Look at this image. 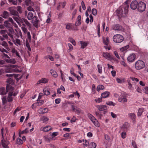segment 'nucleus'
I'll return each mask as SVG.
<instances>
[{
  "label": "nucleus",
  "mask_w": 148,
  "mask_h": 148,
  "mask_svg": "<svg viewBox=\"0 0 148 148\" xmlns=\"http://www.w3.org/2000/svg\"><path fill=\"white\" fill-rule=\"evenodd\" d=\"M146 8V4L140 1L138 4L137 10L140 12H142L144 11Z\"/></svg>",
  "instance_id": "obj_6"
},
{
  "label": "nucleus",
  "mask_w": 148,
  "mask_h": 148,
  "mask_svg": "<svg viewBox=\"0 0 148 148\" xmlns=\"http://www.w3.org/2000/svg\"><path fill=\"white\" fill-rule=\"evenodd\" d=\"M129 125L128 123H125L122 126L121 129L123 130L126 131L129 127Z\"/></svg>",
  "instance_id": "obj_24"
},
{
  "label": "nucleus",
  "mask_w": 148,
  "mask_h": 148,
  "mask_svg": "<svg viewBox=\"0 0 148 148\" xmlns=\"http://www.w3.org/2000/svg\"><path fill=\"white\" fill-rule=\"evenodd\" d=\"M33 17V13L31 12H29L27 15V18L29 20H31L32 19Z\"/></svg>",
  "instance_id": "obj_33"
},
{
  "label": "nucleus",
  "mask_w": 148,
  "mask_h": 148,
  "mask_svg": "<svg viewBox=\"0 0 148 148\" xmlns=\"http://www.w3.org/2000/svg\"><path fill=\"white\" fill-rule=\"evenodd\" d=\"M113 40L114 42L116 43H120L123 41V37L121 35L117 34L113 36Z\"/></svg>",
  "instance_id": "obj_5"
},
{
  "label": "nucleus",
  "mask_w": 148,
  "mask_h": 148,
  "mask_svg": "<svg viewBox=\"0 0 148 148\" xmlns=\"http://www.w3.org/2000/svg\"><path fill=\"white\" fill-rule=\"evenodd\" d=\"M50 73L54 77L56 78L58 77V75L57 73L54 70H51L50 71Z\"/></svg>",
  "instance_id": "obj_27"
},
{
  "label": "nucleus",
  "mask_w": 148,
  "mask_h": 148,
  "mask_svg": "<svg viewBox=\"0 0 148 148\" xmlns=\"http://www.w3.org/2000/svg\"><path fill=\"white\" fill-rule=\"evenodd\" d=\"M48 79L47 78H42L37 82V84H39L41 83L45 84L48 82Z\"/></svg>",
  "instance_id": "obj_18"
},
{
  "label": "nucleus",
  "mask_w": 148,
  "mask_h": 148,
  "mask_svg": "<svg viewBox=\"0 0 148 148\" xmlns=\"http://www.w3.org/2000/svg\"><path fill=\"white\" fill-rule=\"evenodd\" d=\"M130 79L134 82L135 83L138 82L139 81V79L133 77H130Z\"/></svg>",
  "instance_id": "obj_43"
},
{
  "label": "nucleus",
  "mask_w": 148,
  "mask_h": 148,
  "mask_svg": "<svg viewBox=\"0 0 148 148\" xmlns=\"http://www.w3.org/2000/svg\"><path fill=\"white\" fill-rule=\"evenodd\" d=\"M89 142L88 141L84 139V141L83 142L82 145L84 148L86 147L89 145Z\"/></svg>",
  "instance_id": "obj_38"
},
{
  "label": "nucleus",
  "mask_w": 148,
  "mask_h": 148,
  "mask_svg": "<svg viewBox=\"0 0 148 148\" xmlns=\"http://www.w3.org/2000/svg\"><path fill=\"white\" fill-rule=\"evenodd\" d=\"M138 3L137 1H133L131 3L130 7L131 9L133 10H135L136 9L138 5Z\"/></svg>",
  "instance_id": "obj_12"
},
{
  "label": "nucleus",
  "mask_w": 148,
  "mask_h": 148,
  "mask_svg": "<svg viewBox=\"0 0 148 148\" xmlns=\"http://www.w3.org/2000/svg\"><path fill=\"white\" fill-rule=\"evenodd\" d=\"M96 147V144L94 142L91 143L89 145L88 148H95Z\"/></svg>",
  "instance_id": "obj_35"
},
{
  "label": "nucleus",
  "mask_w": 148,
  "mask_h": 148,
  "mask_svg": "<svg viewBox=\"0 0 148 148\" xmlns=\"http://www.w3.org/2000/svg\"><path fill=\"white\" fill-rule=\"evenodd\" d=\"M10 13L6 11H4L3 12L1 16L4 18L6 19L10 16Z\"/></svg>",
  "instance_id": "obj_21"
},
{
  "label": "nucleus",
  "mask_w": 148,
  "mask_h": 148,
  "mask_svg": "<svg viewBox=\"0 0 148 148\" xmlns=\"http://www.w3.org/2000/svg\"><path fill=\"white\" fill-rule=\"evenodd\" d=\"M102 40L103 44L106 45L108 46L110 42L109 37L108 36L106 37H103Z\"/></svg>",
  "instance_id": "obj_13"
},
{
  "label": "nucleus",
  "mask_w": 148,
  "mask_h": 148,
  "mask_svg": "<svg viewBox=\"0 0 148 148\" xmlns=\"http://www.w3.org/2000/svg\"><path fill=\"white\" fill-rule=\"evenodd\" d=\"M10 66L12 69L8 67L6 69L4 70L5 73H10L12 72V71L17 73H20L22 71L23 69L20 66L17 65H11Z\"/></svg>",
  "instance_id": "obj_2"
},
{
  "label": "nucleus",
  "mask_w": 148,
  "mask_h": 148,
  "mask_svg": "<svg viewBox=\"0 0 148 148\" xmlns=\"http://www.w3.org/2000/svg\"><path fill=\"white\" fill-rule=\"evenodd\" d=\"M80 43L81 45V48L83 49L86 47L88 44L87 42L82 41H80Z\"/></svg>",
  "instance_id": "obj_28"
},
{
  "label": "nucleus",
  "mask_w": 148,
  "mask_h": 148,
  "mask_svg": "<svg viewBox=\"0 0 148 148\" xmlns=\"http://www.w3.org/2000/svg\"><path fill=\"white\" fill-rule=\"evenodd\" d=\"M48 58L51 61H54V58L52 56H51L50 55L46 56H45L44 57V58L45 59H47Z\"/></svg>",
  "instance_id": "obj_47"
},
{
  "label": "nucleus",
  "mask_w": 148,
  "mask_h": 148,
  "mask_svg": "<svg viewBox=\"0 0 148 148\" xmlns=\"http://www.w3.org/2000/svg\"><path fill=\"white\" fill-rule=\"evenodd\" d=\"M51 129V128L49 126H46L45 127H41L40 130L43 131L44 132H46L49 131Z\"/></svg>",
  "instance_id": "obj_22"
},
{
  "label": "nucleus",
  "mask_w": 148,
  "mask_h": 148,
  "mask_svg": "<svg viewBox=\"0 0 148 148\" xmlns=\"http://www.w3.org/2000/svg\"><path fill=\"white\" fill-rule=\"evenodd\" d=\"M73 27V25L72 23H69L67 24L66 26V28L69 30H71Z\"/></svg>",
  "instance_id": "obj_36"
},
{
  "label": "nucleus",
  "mask_w": 148,
  "mask_h": 148,
  "mask_svg": "<svg viewBox=\"0 0 148 148\" xmlns=\"http://www.w3.org/2000/svg\"><path fill=\"white\" fill-rule=\"evenodd\" d=\"M136 58V55L134 53L130 54L128 57L127 59L128 61L132 62Z\"/></svg>",
  "instance_id": "obj_15"
},
{
  "label": "nucleus",
  "mask_w": 148,
  "mask_h": 148,
  "mask_svg": "<svg viewBox=\"0 0 148 148\" xmlns=\"http://www.w3.org/2000/svg\"><path fill=\"white\" fill-rule=\"evenodd\" d=\"M49 120L48 118L45 116H43L40 119V121H42L43 123H46Z\"/></svg>",
  "instance_id": "obj_31"
},
{
  "label": "nucleus",
  "mask_w": 148,
  "mask_h": 148,
  "mask_svg": "<svg viewBox=\"0 0 148 148\" xmlns=\"http://www.w3.org/2000/svg\"><path fill=\"white\" fill-rule=\"evenodd\" d=\"M102 56L105 59L108 60H116L110 53L103 52L102 53Z\"/></svg>",
  "instance_id": "obj_9"
},
{
  "label": "nucleus",
  "mask_w": 148,
  "mask_h": 148,
  "mask_svg": "<svg viewBox=\"0 0 148 148\" xmlns=\"http://www.w3.org/2000/svg\"><path fill=\"white\" fill-rule=\"evenodd\" d=\"M9 3L13 5H16L17 4V1L16 0H8Z\"/></svg>",
  "instance_id": "obj_40"
},
{
  "label": "nucleus",
  "mask_w": 148,
  "mask_h": 148,
  "mask_svg": "<svg viewBox=\"0 0 148 148\" xmlns=\"http://www.w3.org/2000/svg\"><path fill=\"white\" fill-rule=\"evenodd\" d=\"M92 13L94 15H96L97 14V10L96 9L93 8L92 10Z\"/></svg>",
  "instance_id": "obj_59"
},
{
  "label": "nucleus",
  "mask_w": 148,
  "mask_h": 148,
  "mask_svg": "<svg viewBox=\"0 0 148 148\" xmlns=\"http://www.w3.org/2000/svg\"><path fill=\"white\" fill-rule=\"evenodd\" d=\"M106 104L107 105L110 106H114L116 104L115 103H114L112 101H109L108 102H107L106 103Z\"/></svg>",
  "instance_id": "obj_46"
},
{
  "label": "nucleus",
  "mask_w": 148,
  "mask_h": 148,
  "mask_svg": "<svg viewBox=\"0 0 148 148\" xmlns=\"http://www.w3.org/2000/svg\"><path fill=\"white\" fill-rule=\"evenodd\" d=\"M97 67L98 69L99 73H102V66L99 64H98L97 65Z\"/></svg>",
  "instance_id": "obj_49"
},
{
  "label": "nucleus",
  "mask_w": 148,
  "mask_h": 148,
  "mask_svg": "<svg viewBox=\"0 0 148 148\" xmlns=\"http://www.w3.org/2000/svg\"><path fill=\"white\" fill-rule=\"evenodd\" d=\"M17 143L19 145L22 144L23 143V141L21 139L18 138L17 139Z\"/></svg>",
  "instance_id": "obj_50"
},
{
  "label": "nucleus",
  "mask_w": 148,
  "mask_h": 148,
  "mask_svg": "<svg viewBox=\"0 0 148 148\" xmlns=\"http://www.w3.org/2000/svg\"><path fill=\"white\" fill-rule=\"evenodd\" d=\"M48 110L47 108H41L38 110V112L39 114H44L47 112Z\"/></svg>",
  "instance_id": "obj_20"
},
{
  "label": "nucleus",
  "mask_w": 148,
  "mask_h": 148,
  "mask_svg": "<svg viewBox=\"0 0 148 148\" xmlns=\"http://www.w3.org/2000/svg\"><path fill=\"white\" fill-rule=\"evenodd\" d=\"M121 135L122 138L124 139L125 138L126 135V134L125 132H122L121 134Z\"/></svg>",
  "instance_id": "obj_53"
},
{
  "label": "nucleus",
  "mask_w": 148,
  "mask_h": 148,
  "mask_svg": "<svg viewBox=\"0 0 148 148\" xmlns=\"http://www.w3.org/2000/svg\"><path fill=\"white\" fill-rule=\"evenodd\" d=\"M68 46L69 48L68 50V52H70L73 49V47L72 45L70 43L68 44Z\"/></svg>",
  "instance_id": "obj_44"
},
{
  "label": "nucleus",
  "mask_w": 148,
  "mask_h": 148,
  "mask_svg": "<svg viewBox=\"0 0 148 148\" xmlns=\"http://www.w3.org/2000/svg\"><path fill=\"white\" fill-rule=\"evenodd\" d=\"M3 105L5 104L7 102L6 98L5 97H3L1 98Z\"/></svg>",
  "instance_id": "obj_52"
},
{
  "label": "nucleus",
  "mask_w": 148,
  "mask_h": 148,
  "mask_svg": "<svg viewBox=\"0 0 148 148\" xmlns=\"http://www.w3.org/2000/svg\"><path fill=\"white\" fill-rule=\"evenodd\" d=\"M13 18L19 25H20V22L23 23V19H21L19 17H13Z\"/></svg>",
  "instance_id": "obj_23"
},
{
  "label": "nucleus",
  "mask_w": 148,
  "mask_h": 148,
  "mask_svg": "<svg viewBox=\"0 0 148 148\" xmlns=\"http://www.w3.org/2000/svg\"><path fill=\"white\" fill-rule=\"evenodd\" d=\"M11 51L12 53L18 57V58L21 59V56L19 55V53L15 48H12L11 49Z\"/></svg>",
  "instance_id": "obj_17"
},
{
  "label": "nucleus",
  "mask_w": 148,
  "mask_h": 148,
  "mask_svg": "<svg viewBox=\"0 0 148 148\" xmlns=\"http://www.w3.org/2000/svg\"><path fill=\"white\" fill-rule=\"evenodd\" d=\"M110 95V92L108 91H106L101 94V97L106 98L108 97Z\"/></svg>",
  "instance_id": "obj_29"
},
{
  "label": "nucleus",
  "mask_w": 148,
  "mask_h": 148,
  "mask_svg": "<svg viewBox=\"0 0 148 148\" xmlns=\"http://www.w3.org/2000/svg\"><path fill=\"white\" fill-rule=\"evenodd\" d=\"M88 116L96 126L97 127L99 126V124L98 121L93 116L90 114H88Z\"/></svg>",
  "instance_id": "obj_10"
},
{
  "label": "nucleus",
  "mask_w": 148,
  "mask_h": 148,
  "mask_svg": "<svg viewBox=\"0 0 148 148\" xmlns=\"http://www.w3.org/2000/svg\"><path fill=\"white\" fill-rule=\"evenodd\" d=\"M2 137L3 139L1 140L2 145L4 148H8V145L9 143V142L7 140H5V138H4L3 131V128H2L1 130Z\"/></svg>",
  "instance_id": "obj_7"
},
{
  "label": "nucleus",
  "mask_w": 148,
  "mask_h": 148,
  "mask_svg": "<svg viewBox=\"0 0 148 148\" xmlns=\"http://www.w3.org/2000/svg\"><path fill=\"white\" fill-rule=\"evenodd\" d=\"M32 19V22L33 24V25L35 27H36L39 21V20L37 19V17L36 16H34Z\"/></svg>",
  "instance_id": "obj_16"
},
{
  "label": "nucleus",
  "mask_w": 148,
  "mask_h": 148,
  "mask_svg": "<svg viewBox=\"0 0 148 148\" xmlns=\"http://www.w3.org/2000/svg\"><path fill=\"white\" fill-rule=\"evenodd\" d=\"M101 97L97 98L95 100V101L97 103H100L102 101Z\"/></svg>",
  "instance_id": "obj_61"
},
{
  "label": "nucleus",
  "mask_w": 148,
  "mask_h": 148,
  "mask_svg": "<svg viewBox=\"0 0 148 148\" xmlns=\"http://www.w3.org/2000/svg\"><path fill=\"white\" fill-rule=\"evenodd\" d=\"M104 89V86L102 85H99L97 87V90L99 91L101 90H103Z\"/></svg>",
  "instance_id": "obj_41"
},
{
  "label": "nucleus",
  "mask_w": 148,
  "mask_h": 148,
  "mask_svg": "<svg viewBox=\"0 0 148 148\" xmlns=\"http://www.w3.org/2000/svg\"><path fill=\"white\" fill-rule=\"evenodd\" d=\"M8 10L10 11V14L11 15L14 16H18V12L14 8H9Z\"/></svg>",
  "instance_id": "obj_11"
},
{
  "label": "nucleus",
  "mask_w": 148,
  "mask_h": 148,
  "mask_svg": "<svg viewBox=\"0 0 148 148\" xmlns=\"http://www.w3.org/2000/svg\"><path fill=\"white\" fill-rule=\"evenodd\" d=\"M4 23L5 27L7 28L10 27L11 26V24L9 23L8 21H5L4 22Z\"/></svg>",
  "instance_id": "obj_42"
},
{
  "label": "nucleus",
  "mask_w": 148,
  "mask_h": 148,
  "mask_svg": "<svg viewBox=\"0 0 148 148\" xmlns=\"http://www.w3.org/2000/svg\"><path fill=\"white\" fill-rule=\"evenodd\" d=\"M81 24V17L80 15H79L77 18V20L75 23V25L76 26H79Z\"/></svg>",
  "instance_id": "obj_25"
},
{
  "label": "nucleus",
  "mask_w": 148,
  "mask_h": 148,
  "mask_svg": "<svg viewBox=\"0 0 148 148\" xmlns=\"http://www.w3.org/2000/svg\"><path fill=\"white\" fill-rule=\"evenodd\" d=\"M44 94L46 95H48L50 94V92L47 89L45 88L43 90Z\"/></svg>",
  "instance_id": "obj_34"
},
{
  "label": "nucleus",
  "mask_w": 148,
  "mask_h": 148,
  "mask_svg": "<svg viewBox=\"0 0 148 148\" xmlns=\"http://www.w3.org/2000/svg\"><path fill=\"white\" fill-rule=\"evenodd\" d=\"M24 22L25 24L27 25V26L29 27V28H30L31 27V24L27 21L26 19H23V23Z\"/></svg>",
  "instance_id": "obj_32"
},
{
  "label": "nucleus",
  "mask_w": 148,
  "mask_h": 148,
  "mask_svg": "<svg viewBox=\"0 0 148 148\" xmlns=\"http://www.w3.org/2000/svg\"><path fill=\"white\" fill-rule=\"evenodd\" d=\"M7 82L10 84H7V91L8 92L7 100L8 101L10 102L13 100V96L14 97L16 96L18 92L16 91L14 93L13 92V90L14 89V88L10 84L12 82V81L11 78L9 79L7 81Z\"/></svg>",
  "instance_id": "obj_1"
},
{
  "label": "nucleus",
  "mask_w": 148,
  "mask_h": 148,
  "mask_svg": "<svg viewBox=\"0 0 148 148\" xmlns=\"http://www.w3.org/2000/svg\"><path fill=\"white\" fill-rule=\"evenodd\" d=\"M9 63L12 64H14L16 63V61L15 59H10Z\"/></svg>",
  "instance_id": "obj_58"
},
{
  "label": "nucleus",
  "mask_w": 148,
  "mask_h": 148,
  "mask_svg": "<svg viewBox=\"0 0 148 148\" xmlns=\"http://www.w3.org/2000/svg\"><path fill=\"white\" fill-rule=\"evenodd\" d=\"M97 109L100 111L106 110L107 109V106L101 105L100 106L98 105L96 106Z\"/></svg>",
  "instance_id": "obj_19"
},
{
  "label": "nucleus",
  "mask_w": 148,
  "mask_h": 148,
  "mask_svg": "<svg viewBox=\"0 0 148 148\" xmlns=\"http://www.w3.org/2000/svg\"><path fill=\"white\" fill-rule=\"evenodd\" d=\"M7 91V88L6 90L4 88H0V95H5L6 94Z\"/></svg>",
  "instance_id": "obj_26"
},
{
  "label": "nucleus",
  "mask_w": 148,
  "mask_h": 148,
  "mask_svg": "<svg viewBox=\"0 0 148 148\" xmlns=\"http://www.w3.org/2000/svg\"><path fill=\"white\" fill-rule=\"evenodd\" d=\"M7 21H8L9 22H10L12 24H14V21H13V19L11 18H10V17L9 18H8V20Z\"/></svg>",
  "instance_id": "obj_64"
},
{
  "label": "nucleus",
  "mask_w": 148,
  "mask_h": 148,
  "mask_svg": "<svg viewBox=\"0 0 148 148\" xmlns=\"http://www.w3.org/2000/svg\"><path fill=\"white\" fill-rule=\"evenodd\" d=\"M128 7L127 6L125 8L123 7L119 8L117 10L119 16L121 17L125 16L127 13Z\"/></svg>",
  "instance_id": "obj_3"
},
{
  "label": "nucleus",
  "mask_w": 148,
  "mask_h": 148,
  "mask_svg": "<svg viewBox=\"0 0 148 148\" xmlns=\"http://www.w3.org/2000/svg\"><path fill=\"white\" fill-rule=\"evenodd\" d=\"M128 87L129 89L130 90H132L133 89L132 86V84L130 82H128Z\"/></svg>",
  "instance_id": "obj_57"
},
{
  "label": "nucleus",
  "mask_w": 148,
  "mask_h": 148,
  "mask_svg": "<svg viewBox=\"0 0 148 148\" xmlns=\"http://www.w3.org/2000/svg\"><path fill=\"white\" fill-rule=\"evenodd\" d=\"M29 131L28 129L27 128H26L25 130H23L22 131H20V134H27L29 132Z\"/></svg>",
  "instance_id": "obj_45"
},
{
  "label": "nucleus",
  "mask_w": 148,
  "mask_h": 148,
  "mask_svg": "<svg viewBox=\"0 0 148 148\" xmlns=\"http://www.w3.org/2000/svg\"><path fill=\"white\" fill-rule=\"evenodd\" d=\"M135 67L137 70H140L144 68L145 66L144 62L142 60H138L136 62Z\"/></svg>",
  "instance_id": "obj_4"
},
{
  "label": "nucleus",
  "mask_w": 148,
  "mask_h": 148,
  "mask_svg": "<svg viewBox=\"0 0 148 148\" xmlns=\"http://www.w3.org/2000/svg\"><path fill=\"white\" fill-rule=\"evenodd\" d=\"M26 46L28 48V50L29 51H31V49L30 48V46L29 45V44L27 41H26Z\"/></svg>",
  "instance_id": "obj_56"
},
{
  "label": "nucleus",
  "mask_w": 148,
  "mask_h": 148,
  "mask_svg": "<svg viewBox=\"0 0 148 148\" xmlns=\"http://www.w3.org/2000/svg\"><path fill=\"white\" fill-rule=\"evenodd\" d=\"M69 41L74 46H75L76 45V42L75 40L71 38L69 39Z\"/></svg>",
  "instance_id": "obj_51"
},
{
  "label": "nucleus",
  "mask_w": 148,
  "mask_h": 148,
  "mask_svg": "<svg viewBox=\"0 0 148 148\" xmlns=\"http://www.w3.org/2000/svg\"><path fill=\"white\" fill-rule=\"evenodd\" d=\"M60 3V5L62 6L63 8H64L66 4V1H64L63 2Z\"/></svg>",
  "instance_id": "obj_63"
},
{
  "label": "nucleus",
  "mask_w": 148,
  "mask_h": 148,
  "mask_svg": "<svg viewBox=\"0 0 148 148\" xmlns=\"http://www.w3.org/2000/svg\"><path fill=\"white\" fill-rule=\"evenodd\" d=\"M21 29L24 33L27 32V30L26 27H21Z\"/></svg>",
  "instance_id": "obj_60"
},
{
  "label": "nucleus",
  "mask_w": 148,
  "mask_h": 148,
  "mask_svg": "<svg viewBox=\"0 0 148 148\" xmlns=\"http://www.w3.org/2000/svg\"><path fill=\"white\" fill-rule=\"evenodd\" d=\"M127 95L125 93H122L119 97L118 99V101L121 103H125L127 101Z\"/></svg>",
  "instance_id": "obj_8"
},
{
  "label": "nucleus",
  "mask_w": 148,
  "mask_h": 148,
  "mask_svg": "<svg viewBox=\"0 0 148 148\" xmlns=\"http://www.w3.org/2000/svg\"><path fill=\"white\" fill-rule=\"evenodd\" d=\"M112 28L113 29L116 31H121L123 29L121 26L118 24H115L112 26Z\"/></svg>",
  "instance_id": "obj_14"
},
{
  "label": "nucleus",
  "mask_w": 148,
  "mask_h": 148,
  "mask_svg": "<svg viewBox=\"0 0 148 148\" xmlns=\"http://www.w3.org/2000/svg\"><path fill=\"white\" fill-rule=\"evenodd\" d=\"M144 110L143 108H139L138 110V111L137 113V115L138 116H140L143 112H144Z\"/></svg>",
  "instance_id": "obj_37"
},
{
  "label": "nucleus",
  "mask_w": 148,
  "mask_h": 148,
  "mask_svg": "<svg viewBox=\"0 0 148 148\" xmlns=\"http://www.w3.org/2000/svg\"><path fill=\"white\" fill-rule=\"evenodd\" d=\"M47 51L50 54H52L53 53L52 50L50 47H48L47 48Z\"/></svg>",
  "instance_id": "obj_55"
},
{
  "label": "nucleus",
  "mask_w": 148,
  "mask_h": 148,
  "mask_svg": "<svg viewBox=\"0 0 148 148\" xmlns=\"http://www.w3.org/2000/svg\"><path fill=\"white\" fill-rule=\"evenodd\" d=\"M77 10L76 9H75L73 10L72 13V19H73L75 17V16Z\"/></svg>",
  "instance_id": "obj_62"
},
{
  "label": "nucleus",
  "mask_w": 148,
  "mask_h": 148,
  "mask_svg": "<svg viewBox=\"0 0 148 148\" xmlns=\"http://www.w3.org/2000/svg\"><path fill=\"white\" fill-rule=\"evenodd\" d=\"M129 117L133 121H134L135 120L136 115L134 113H130L128 114Z\"/></svg>",
  "instance_id": "obj_30"
},
{
  "label": "nucleus",
  "mask_w": 148,
  "mask_h": 148,
  "mask_svg": "<svg viewBox=\"0 0 148 148\" xmlns=\"http://www.w3.org/2000/svg\"><path fill=\"white\" fill-rule=\"evenodd\" d=\"M44 140L45 141L49 142L50 141V138H49L48 136H44Z\"/></svg>",
  "instance_id": "obj_54"
},
{
  "label": "nucleus",
  "mask_w": 148,
  "mask_h": 148,
  "mask_svg": "<svg viewBox=\"0 0 148 148\" xmlns=\"http://www.w3.org/2000/svg\"><path fill=\"white\" fill-rule=\"evenodd\" d=\"M14 44L17 46H18V45H20L21 44L20 40L18 38L16 39L14 41Z\"/></svg>",
  "instance_id": "obj_39"
},
{
  "label": "nucleus",
  "mask_w": 148,
  "mask_h": 148,
  "mask_svg": "<svg viewBox=\"0 0 148 148\" xmlns=\"http://www.w3.org/2000/svg\"><path fill=\"white\" fill-rule=\"evenodd\" d=\"M129 47V45H127L121 48L120 49L121 51L123 52L125 51Z\"/></svg>",
  "instance_id": "obj_48"
}]
</instances>
